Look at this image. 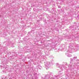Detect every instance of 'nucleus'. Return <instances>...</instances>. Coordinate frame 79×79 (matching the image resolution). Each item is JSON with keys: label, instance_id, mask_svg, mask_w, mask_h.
<instances>
[{"label": "nucleus", "instance_id": "5", "mask_svg": "<svg viewBox=\"0 0 79 79\" xmlns=\"http://www.w3.org/2000/svg\"><path fill=\"white\" fill-rule=\"evenodd\" d=\"M8 78L9 79H10V74L8 75Z\"/></svg>", "mask_w": 79, "mask_h": 79}, {"label": "nucleus", "instance_id": "3", "mask_svg": "<svg viewBox=\"0 0 79 79\" xmlns=\"http://www.w3.org/2000/svg\"><path fill=\"white\" fill-rule=\"evenodd\" d=\"M1 79H7L8 77H5V76H2L1 77Z\"/></svg>", "mask_w": 79, "mask_h": 79}, {"label": "nucleus", "instance_id": "7", "mask_svg": "<svg viewBox=\"0 0 79 79\" xmlns=\"http://www.w3.org/2000/svg\"><path fill=\"white\" fill-rule=\"evenodd\" d=\"M58 8H61V6H58Z\"/></svg>", "mask_w": 79, "mask_h": 79}, {"label": "nucleus", "instance_id": "1", "mask_svg": "<svg viewBox=\"0 0 79 79\" xmlns=\"http://www.w3.org/2000/svg\"><path fill=\"white\" fill-rule=\"evenodd\" d=\"M1 60L2 62L0 67L1 69H2V71L4 73H6L8 69V66H6L7 64V60L5 58H1Z\"/></svg>", "mask_w": 79, "mask_h": 79}, {"label": "nucleus", "instance_id": "2", "mask_svg": "<svg viewBox=\"0 0 79 79\" xmlns=\"http://www.w3.org/2000/svg\"><path fill=\"white\" fill-rule=\"evenodd\" d=\"M52 75L50 74L46 75L44 77V79H52Z\"/></svg>", "mask_w": 79, "mask_h": 79}, {"label": "nucleus", "instance_id": "9", "mask_svg": "<svg viewBox=\"0 0 79 79\" xmlns=\"http://www.w3.org/2000/svg\"><path fill=\"white\" fill-rule=\"evenodd\" d=\"M75 57H73V59H75Z\"/></svg>", "mask_w": 79, "mask_h": 79}, {"label": "nucleus", "instance_id": "6", "mask_svg": "<svg viewBox=\"0 0 79 79\" xmlns=\"http://www.w3.org/2000/svg\"><path fill=\"white\" fill-rule=\"evenodd\" d=\"M2 15H1V14H0V17H1Z\"/></svg>", "mask_w": 79, "mask_h": 79}, {"label": "nucleus", "instance_id": "8", "mask_svg": "<svg viewBox=\"0 0 79 79\" xmlns=\"http://www.w3.org/2000/svg\"><path fill=\"white\" fill-rule=\"evenodd\" d=\"M40 43H41V44H42V41H41Z\"/></svg>", "mask_w": 79, "mask_h": 79}, {"label": "nucleus", "instance_id": "4", "mask_svg": "<svg viewBox=\"0 0 79 79\" xmlns=\"http://www.w3.org/2000/svg\"><path fill=\"white\" fill-rule=\"evenodd\" d=\"M49 65H49V64L46 65V69H49V68H50V67Z\"/></svg>", "mask_w": 79, "mask_h": 79}]
</instances>
